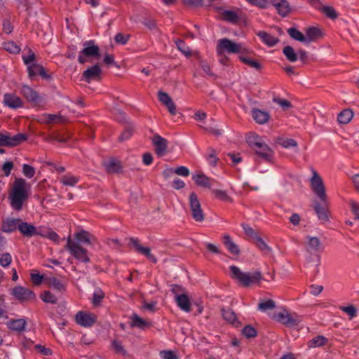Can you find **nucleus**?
Segmentation results:
<instances>
[{
    "instance_id": "nucleus-60",
    "label": "nucleus",
    "mask_w": 359,
    "mask_h": 359,
    "mask_svg": "<svg viewBox=\"0 0 359 359\" xmlns=\"http://www.w3.org/2000/svg\"><path fill=\"white\" fill-rule=\"evenodd\" d=\"M351 210L356 219H359V203L353 200L349 201Z\"/></svg>"
},
{
    "instance_id": "nucleus-48",
    "label": "nucleus",
    "mask_w": 359,
    "mask_h": 359,
    "mask_svg": "<svg viewBox=\"0 0 359 359\" xmlns=\"http://www.w3.org/2000/svg\"><path fill=\"white\" fill-rule=\"evenodd\" d=\"M41 65L37 63H32L27 66L28 74L30 78H32L39 74Z\"/></svg>"
},
{
    "instance_id": "nucleus-3",
    "label": "nucleus",
    "mask_w": 359,
    "mask_h": 359,
    "mask_svg": "<svg viewBox=\"0 0 359 359\" xmlns=\"http://www.w3.org/2000/svg\"><path fill=\"white\" fill-rule=\"evenodd\" d=\"M29 185L23 178H15L9 195L11 205L15 210H21L23 203L29 198L27 189Z\"/></svg>"
},
{
    "instance_id": "nucleus-13",
    "label": "nucleus",
    "mask_w": 359,
    "mask_h": 359,
    "mask_svg": "<svg viewBox=\"0 0 359 359\" xmlns=\"http://www.w3.org/2000/svg\"><path fill=\"white\" fill-rule=\"evenodd\" d=\"M151 141L156 155L163 156L167 153L168 142L166 139L162 137L158 134H155Z\"/></svg>"
},
{
    "instance_id": "nucleus-15",
    "label": "nucleus",
    "mask_w": 359,
    "mask_h": 359,
    "mask_svg": "<svg viewBox=\"0 0 359 359\" xmlns=\"http://www.w3.org/2000/svg\"><path fill=\"white\" fill-rule=\"evenodd\" d=\"M76 322L85 327H91L96 321L95 315L89 313L79 311L75 316Z\"/></svg>"
},
{
    "instance_id": "nucleus-50",
    "label": "nucleus",
    "mask_w": 359,
    "mask_h": 359,
    "mask_svg": "<svg viewBox=\"0 0 359 359\" xmlns=\"http://www.w3.org/2000/svg\"><path fill=\"white\" fill-rule=\"evenodd\" d=\"M12 262V257L8 252L3 253L0 257V265L3 267L8 266Z\"/></svg>"
},
{
    "instance_id": "nucleus-21",
    "label": "nucleus",
    "mask_w": 359,
    "mask_h": 359,
    "mask_svg": "<svg viewBox=\"0 0 359 359\" xmlns=\"http://www.w3.org/2000/svg\"><path fill=\"white\" fill-rule=\"evenodd\" d=\"M251 53H242L238 55V59L243 63L248 65L250 67L253 68L256 70H260L262 68L261 63L250 57L248 56Z\"/></svg>"
},
{
    "instance_id": "nucleus-34",
    "label": "nucleus",
    "mask_w": 359,
    "mask_h": 359,
    "mask_svg": "<svg viewBox=\"0 0 359 359\" xmlns=\"http://www.w3.org/2000/svg\"><path fill=\"white\" fill-rule=\"evenodd\" d=\"M221 15L224 20L230 22H236L238 20L237 13L231 10H223L221 12Z\"/></svg>"
},
{
    "instance_id": "nucleus-19",
    "label": "nucleus",
    "mask_w": 359,
    "mask_h": 359,
    "mask_svg": "<svg viewBox=\"0 0 359 359\" xmlns=\"http://www.w3.org/2000/svg\"><path fill=\"white\" fill-rule=\"evenodd\" d=\"M20 219L8 217L4 219L1 225V231L5 233H11L19 229Z\"/></svg>"
},
{
    "instance_id": "nucleus-32",
    "label": "nucleus",
    "mask_w": 359,
    "mask_h": 359,
    "mask_svg": "<svg viewBox=\"0 0 359 359\" xmlns=\"http://www.w3.org/2000/svg\"><path fill=\"white\" fill-rule=\"evenodd\" d=\"M105 167L108 172L118 173L122 170V165L120 161L111 159L105 163Z\"/></svg>"
},
{
    "instance_id": "nucleus-9",
    "label": "nucleus",
    "mask_w": 359,
    "mask_h": 359,
    "mask_svg": "<svg viewBox=\"0 0 359 359\" xmlns=\"http://www.w3.org/2000/svg\"><path fill=\"white\" fill-rule=\"evenodd\" d=\"M65 249L79 262L86 264L90 262L88 250L70 236L67 238Z\"/></svg>"
},
{
    "instance_id": "nucleus-22",
    "label": "nucleus",
    "mask_w": 359,
    "mask_h": 359,
    "mask_svg": "<svg viewBox=\"0 0 359 359\" xmlns=\"http://www.w3.org/2000/svg\"><path fill=\"white\" fill-rule=\"evenodd\" d=\"M18 230L24 236L27 237H32L36 236L38 233L36 232V228L34 225L26 222H22L21 219Z\"/></svg>"
},
{
    "instance_id": "nucleus-14",
    "label": "nucleus",
    "mask_w": 359,
    "mask_h": 359,
    "mask_svg": "<svg viewBox=\"0 0 359 359\" xmlns=\"http://www.w3.org/2000/svg\"><path fill=\"white\" fill-rule=\"evenodd\" d=\"M130 244L133 245L137 252L144 255L150 262L154 264L157 262L156 257L151 253L149 248L143 247L140 243V241L135 238H130Z\"/></svg>"
},
{
    "instance_id": "nucleus-58",
    "label": "nucleus",
    "mask_w": 359,
    "mask_h": 359,
    "mask_svg": "<svg viewBox=\"0 0 359 359\" xmlns=\"http://www.w3.org/2000/svg\"><path fill=\"white\" fill-rule=\"evenodd\" d=\"M44 276L39 273H31V280L34 285H39L41 284Z\"/></svg>"
},
{
    "instance_id": "nucleus-17",
    "label": "nucleus",
    "mask_w": 359,
    "mask_h": 359,
    "mask_svg": "<svg viewBox=\"0 0 359 359\" xmlns=\"http://www.w3.org/2000/svg\"><path fill=\"white\" fill-rule=\"evenodd\" d=\"M274 318L279 323L286 325H297L299 322V320L297 318H293L291 314L285 309H283L282 311L276 313Z\"/></svg>"
},
{
    "instance_id": "nucleus-35",
    "label": "nucleus",
    "mask_w": 359,
    "mask_h": 359,
    "mask_svg": "<svg viewBox=\"0 0 359 359\" xmlns=\"http://www.w3.org/2000/svg\"><path fill=\"white\" fill-rule=\"evenodd\" d=\"M79 180V177L72 175H65L60 179V182L65 186H75Z\"/></svg>"
},
{
    "instance_id": "nucleus-31",
    "label": "nucleus",
    "mask_w": 359,
    "mask_h": 359,
    "mask_svg": "<svg viewBox=\"0 0 359 359\" xmlns=\"http://www.w3.org/2000/svg\"><path fill=\"white\" fill-rule=\"evenodd\" d=\"M353 113L349 109L342 110L337 116L338 122L340 124H347L353 118Z\"/></svg>"
},
{
    "instance_id": "nucleus-1",
    "label": "nucleus",
    "mask_w": 359,
    "mask_h": 359,
    "mask_svg": "<svg viewBox=\"0 0 359 359\" xmlns=\"http://www.w3.org/2000/svg\"><path fill=\"white\" fill-rule=\"evenodd\" d=\"M311 174L312 176L309 180L311 188L316 197L319 200V202L315 203L314 210L320 219L327 220L329 202L324 182L316 170L311 169Z\"/></svg>"
},
{
    "instance_id": "nucleus-43",
    "label": "nucleus",
    "mask_w": 359,
    "mask_h": 359,
    "mask_svg": "<svg viewBox=\"0 0 359 359\" xmlns=\"http://www.w3.org/2000/svg\"><path fill=\"white\" fill-rule=\"evenodd\" d=\"M208 152L206 161L210 166L215 167L219 160L217 156L216 151L213 149H210Z\"/></svg>"
},
{
    "instance_id": "nucleus-24",
    "label": "nucleus",
    "mask_w": 359,
    "mask_h": 359,
    "mask_svg": "<svg viewBox=\"0 0 359 359\" xmlns=\"http://www.w3.org/2000/svg\"><path fill=\"white\" fill-rule=\"evenodd\" d=\"M257 35L260 38L262 43L269 47L274 46L279 41L277 37L264 31L257 32Z\"/></svg>"
},
{
    "instance_id": "nucleus-52",
    "label": "nucleus",
    "mask_w": 359,
    "mask_h": 359,
    "mask_svg": "<svg viewBox=\"0 0 359 359\" xmlns=\"http://www.w3.org/2000/svg\"><path fill=\"white\" fill-rule=\"evenodd\" d=\"M242 334L245 337H246L248 338H250V337H255L257 334V332H256V330L253 327H252L250 325H247L243 328Z\"/></svg>"
},
{
    "instance_id": "nucleus-16",
    "label": "nucleus",
    "mask_w": 359,
    "mask_h": 359,
    "mask_svg": "<svg viewBox=\"0 0 359 359\" xmlns=\"http://www.w3.org/2000/svg\"><path fill=\"white\" fill-rule=\"evenodd\" d=\"M102 69L98 64L93 65L91 67L85 70L82 76L87 83H90L91 81H98L100 79V74Z\"/></svg>"
},
{
    "instance_id": "nucleus-5",
    "label": "nucleus",
    "mask_w": 359,
    "mask_h": 359,
    "mask_svg": "<svg viewBox=\"0 0 359 359\" xmlns=\"http://www.w3.org/2000/svg\"><path fill=\"white\" fill-rule=\"evenodd\" d=\"M230 276L238 283L244 287H250L258 284L262 279L260 271L244 272L236 266H229Z\"/></svg>"
},
{
    "instance_id": "nucleus-38",
    "label": "nucleus",
    "mask_w": 359,
    "mask_h": 359,
    "mask_svg": "<svg viewBox=\"0 0 359 359\" xmlns=\"http://www.w3.org/2000/svg\"><path fill=\"white\" fill-rule=\"evenodd\" d=\"M289 35L294 40L306 43L305 35L295 28L288 29Z\"/></svg>"
},
{
    "instance_id": "nucleus-23",
    "label": "nucleus",
    "mask_w": 359,
    "mask_h": 359,
    "mask_svg": "<svg viewBox=\"0 0 359 359\" xmlns=\"http://www.w3.org/2000/svg\"><path fill=\"white\" fill-rule=\"evenodd\" d=\"M23 96L27 101L33 103H38L40 101V97L38 93L28 86H23L21 90Z\"/></svg>"
},
{
    "instance_id": "nucleus-25",
    "label": "nucleus",
    "mask_w": 359,
    "mask_h": 359,
    "mask_svg": "<svg viewBox=\"0 0 359 359\" xmlns=\"http://www.w3.org/2000/svg\"><path fill=\"white\" fill-rule=\"evenodd\" d=\"M26 321L23 318L10 320L6 323V325L11 330L21 332L25 330Z\"/></svg>"
},
{
    "instance_id": "nucleus-64",
    "label": "nucleus",
    "mask_w": 359,
    "mask_h": 359,
    "mask_svg": "<svg viewBox=\"0 0 359 359\" xmlns=\"http://www.w3.org/2000/svg\"><path fill=\"white\" fill-rule=\"evenodd\" d=\"M163 359H177V355L172 351H163L161 352Z\"/></svg>"
},
{
    "instance_id": "nucleus-37",
    "label": "nucleus",
    "mask_w": 359,
    "mask_h": 359,
    "mask_svg": "<svg viewBox=\"0 0 359 359\" xmlns=\"http://www.w3.org/2000/svg\"><path fill=\"white\" fill-rule=\"evenodd\" d=\"M40 298L45 303L56 304L57 303V298L55 295L52 294L50 291L46 290L41 294Z\"/></svg>"
},
{
    "instance_id": "nucleus-2",
    "label": "nucleus",
    "mask_w": 359,
    "mask_h": 359,
    "mask_svg": "<svg viewBox=\"0 0 359 359\" xmlns=\"http://www.w3.org/2000/svg\"><path fill=\"white\" fill-rule=\"evenodd\" d=\"M217 55L219 57V61L224 65H229V58L226 55L235 54L238 56L242 53H252L253 50L241 43H238L228 38H222L217 41L215 47Z\"/></svg>"
},
{
    "instance_id": "nucleus-6",
    "label": "nucleus",
    "mask_w": 359,
    "mask_h": 359,
    "mask_svg": "<svg viewBox=\"0 0 359 359\" xmlns=\"http://www.w3.org/2000/svg\"><path fill=\"white\" fill-rule=\"evenodd\" d=\"M247 142L260 158L266 161L271 160L273 151L259 136L255 134L250 135L247 137Z\"/></svg>"
},
{
    "instance_id": "nucleus-28",
    "label": "nucleus",
    "mask_w": 359,
    "mask_h": 359,
    "mask_svg": "<svg viewBox=\"0 0 359 359\" xmlns=\"http://www.w3.org/2000/svg\"><path fill=\"white\" fill-rule=\"evenodd\" d=\"M45 281L49 287H52L57 291L64 292L66 290L65 285L55 277H47L45 278Z\"/></svg>"
},
{
    "instance_id": "nucleus-55",
    "label": "nucleus",
    "mask_w": 359,
    "mask_h": 359,
    "mask_svg": "<svg viewBox=\"0 0 359 359\" xmlns=\"http://www.w3.org/2000/svg\"><path fill=\"white\" fill-rule=\"evenodd\" d=\"M129 38H130L129 35H124L122 33H118L115 36L114 40H115L116 43H119L121 45H125L128 41Z\"/></svg>"
},
{
    "instance_id": "nucleus-30",
    "label": "nucleus",
    "mask_w": 359,
    "mask_h": 359,
    "mask_svg": "<svg viewBox=\"0 0 359 359\" xmlns=\"http://www.w3.org/2000/svg\"><path fill=\"white\" fill-rule=\"evenodd\" d=\"M151 325V324L150 323L146 321L145 320L140 318L138 315L135 313L131 316V327H135L144 330L147 327H150Z\"/></svg>"
},
{
    "instance_id": "nucleus-61",
    "label": "nucleus",
    "mask_w": 359,
    "mask_h": 359,
    "mask_svg": "<svg viewBox=\"0 0 359 359\" xmlns=\"http://www.w3.org/2000/svg\"><path fill=\"white\" fill-rule=\"evenodd\" d=\"M174 173L182 177H187L189 175V170L185 166H180L174 168Z\"/></svg>"
},
{
    "instance_id": "nucleus-27",
    "label": "nucleus",
    "mask_w": 359,
    "mask_h": 359,
    "mask_svg": "<svg viewBox=\"0 0 359 359\" xmlns=\"http://www.w3.org/2000/svg\"><path fill=\"white\" fill-rule=\"evenodd\" d=\"M321 36L322 32L320 29L313 27H309L305 33L306 43H309L319 39Z\"/></svg>"
},
{
    "instance_id": "nucleus-40",
    "label": "nucleus",
    "mask_w": 359,
    "mask_h": 359,
    "mask_svg": "<svg viewBox=\"0 0 359 359\" xmlns=\"http://www.w3.org/2000/svg\"><path fill=\"white\" fill-rule=\"evenodd\" d=\"M89 236H90L89 233L85 230H81L75 233V238L77 240L76 242H78L79 243H83L90 244V241Z\"/></svg>"
},
{
    "instance_id": "nucleus-39",
    "label": "nucleus",
    "mask_w": 359,
    "mask_h": 359,
    "mask_svg": "<svg viewBox=\"0 0 359 359\" xmlns=\"http://www.w3.org/2000/svg\"><path fill=\"white\" fill-rule=\"evenodd\" d=\"M275 308V303L271 299H263L258 304V309L265 312Z\"/></svg>"
},
{
    "instance_id": "nucleus-44",
    "label": "nucleus",
    "mask_w": 359,
    "mask_h": 359,
    "mask_svg": "<svg viewBox=\"0 0 359 359\" xmlns=\"http://www.w3.org/2000/svg\"><path fill=\"white\" fill-rule=\"evenodd\" d=\"M4 48L11 53H18L20 48L13 41H9L4 43Z\"/></svg>"
},
{
    "instance_id": "nucleus-7",
    "label": "nucleus",
    "mask_w": 359,
    "mask_h": 359,
    "mask_svg": "<svg viewBox=\"0 0 359 359\" xmlns=\"http://www.w3.org/2000/svg\"><path fill=\"white\" fill-rule=\"evenodd\" d=\"M252 6L260 8H266L271 4L277 12L282 16H286L290 11V7L287 0H246Z\"/></svg>"
},
{
    "instance_id": "nucleus-11",
    "label": "nucleus",
    "mask_w": 359,
    "mask_h": 359,
    "mask_svg": "<svg viewBox=\"0 0 359 359\" xmlns=\"http://www.w3.org/2000/svg\"><path fill=\"white\" fill-rule=\"evenodd\" d=\"M11 294L20 302L34 300L36 299V294L32 290L20 285L15 287L12 290Z\"/></svg>"
},
{
    "instance_id": "nucleus-51",
    "label": "nucleus",
    "mask_w": 359,
    "mask_h": 359,
    "mask_svg": "<svg viewBox=\"0 0 359 359\" xmlns=\"http://www.w3.org/2000/svg\"><path fill=\"white\" fill-rule=\"evenodd\" d=\"M322 12L325 15L331 19H335L337 17V12L331 6H323L322 8Z\"/></svg>"
},
{
    "instance_id": "nucleus-33",
    "label": "nucleus",
    "mask_w": 359,
    "mask_h": 359,
    "mask_svg": "<svg viewBox=\"0 0 359 359\" xmlns=\"http://www.w3.org/2000/svg\"><path fill=\"white\" fill-rule=\"evenodd\" d=\"M327 339L323 336H317L308 342L310 348L321 347L326 344Z\"/></svg>"
},
{
    "instance_id": "nucleus-46",
    "label": "nucleus",
    "mask_w": 359,
    "mask_h": 359,
    "mask_svg": "<svg viewBox=\"0 0 359 359\" xmlns=\"http://www.w3.org/2000/svg\"><path fill=\"white\" fill-rule=\"evenodd\" d=\"M104 297V293L101 290H96L93 295L92 303L94 306H98Z\"/></svg>"
},
{
    "instance_id": "nucleus-47",
    "label": "nucleus",
    "mask_w": 359,
    "mask_h": 359,
    "mask_svg": "<svg viewBox=\"0 0 359 359\" xmlns=\"http://www.w3.org/2000/svg\"><path fill=\"white\" fill-rule=\"evenodd\" d=\"M175 44L179 50H180L185 55H190L191 51L184 43V41L182 39H177L175 41Z\"/></svg>"
},
{
    "instance_id": "nucleus-56",
    "label": "nucleus",
    "mask_w": 359,
    "mask_h": 359,
    "mask_svg": "<svg viewBox=\"0 0 359 359\" xmlns=\"http://www.w3.org/2000/svg\"><path fill=\"white\" fill-rule=\"evenodd\" d=\"M23 62L27 66L31 65L32 63H34L35 60V54L32 50H29V54L27 55L22 56Z\"/></svg>"
},
{
    "instance_id": "nucleus-18",
    "label": "nucleus",
    "mask_w": 359,
    "mask_h": 359,
    "mask_svg": "<svg viewBox=\"0 0 359 359\" xmlns=\"http://www.w3.org/2000/svg\"><path fill=\"white\" fill-rule=\"evenodd\" d=\"M3 103L5 106L14 109L20 108L23 105L22 100L12 93H5L4 95Z\"/></svg>"
},
{
    "instance_id": "nucleus-62",
    "label": "nucleus",
    "mask_w": 359,
    "mask_h": 359,
    "mask_svg": "<svg viewBox=\"0 0 359 359\" xmlns=\"http://www.w3.org/2000/svg\"><path fill=\"white\" fill-rule=\"evenodd\" d=\"M45 122L46 123H51L53 122H57L61 119V117L56 114H44Z\"/></svg>"
},
{
    "instance_id": "nucleus-10",
    "label": "nucleus",
    "mask_w": 359,
    "mask_h": 359,
    "mask_svg": "<svg viewBox=\"0 0 359 359\" xmlns=\"http://www.w3.org/2000/svg\"><path fill=\"white\" fill-rule=\"evenodd\" d=\"M27 140V135L23 133H18L14 136L0 133V146L6 147H14Z\"/></svg>"
},
{
    "instance_id": "nucleus-26",
    "label": "nucleus",
    "mask_w": 359,
    "mask_h": 359,
    "mask_svg": "<svg viewBox=\"0 0 359 359\" xmlns=\"http://www.w3.org/2000/svg\"><path fill=\"white\" fill-rule=\"evenodd\" d=\"M175 301L180 309L185 312L191 311V302L187 294H181L177 296Z\"/></svg>"
},
{
    "instance_id": "nucleus-12",
    "label": "nucleus",
    "mask_w": 359,
    "mask_h": 359,
    "mask_svg": "<svg viewBox=\"0 0 359 359\" xmlns=\"http://www.w3.org/2000/svg\"><path fill=\"white\" fill-rule=\"evenodd\" d=\"M189 206L193 218L197 222H201L202 210L201 209V203L194 192H191L189 195Z\"/></svg>"
},
{
    "instance_id": "nucleus-57",
    "label": "nucleus",
    "mask_w": 359,
    "mask_h": 359,
    "mask_svg": "<svg viewBox=\"0 0 359 359\" xmlns=\"http://www.w3.org/2000/svg\"><path fill=\"white\" fill-rule=\"evenodd\" d=\"M13 163L12 161H6L3 166L2 170L5 175V176L8 177L10 175L12 169L13 168Z\"/></svg>"
},
{
    "instance_id": "nucleus-59",
    "label": "nucleus",
    "mask_w": 359,
    "mask_h": 359,
    "mask_svg": "<svg viewBox=\"0 0 359 359\" xmlns=\"http://www.w3.org/2000/svg\"><path fill=\"white\" fill-rule=\"evenodd\" d=\"M214 194L215 196L224 201H231L230 197L228 196L225 191L222 190H215Z\"/></svg>"
},
{
    "instance_id": "nucleus-54",
    "label": "nucleus",
    "mask_w": 359,
    "mask_h": 359,
    "mask_svg": "<svg viewBox=\"0 0 359 359\" xmlns=\"http://www.w3.org/2000/svg\"><path fill=\"white\" fill-rule=\"evenodd\" d=\"M34 348L37 352L45 356L51 355L53 353L50 348L40 344L35 345Z\"/></svg>"
},
{
    "instance_id": "nucleus-20",
    "label": "nucleus",
    "mask_w": 359,
    "mask_h": 359,
    "mask_svg": "<svg viewBox=\"0 0 359 359\" xmlns=\"http://www.w3.org/2000/svg\"><path fill=\"white\" fill-rule=\"evenodd\" d=\"M254 121L260 125L266 123L270 118V114L267 111L259 109H253L251 112Z\"/></svg>"
},
{
    "instance_id": "nucleus-4",
    "label": "nucleus",
    "mask_w": 359,
    "mask_h": 359,
    "mask_svg": "<svg viewBox=\"0 0 359 359\" xmlns=\"http://www.w3.org/2000/svg\"><path fill=\"white\" fill-rule=\"evenodd\" d=\"M304 259L307 264L320 263L319 252L324 249L323 244L317 236H306L304 241Z\"/></svg>"
},
{
    "instance_id": "nucleus-29",
    "label": "nucleus",
    "mask_w": 359,
    "mask_h": 359,
    "mask_svg": "<svg viewBox=\"0 0 359 359\" xmlns=\"http://www.w3.org/2000/svg\"><path fill=\"white\" fill-rule=\"evenodd\" d=\"M223 243L230 253L235 255L240 254L238 246L232 241L229 235H224L223 236Z\"/></svg>"
},
{
    "instance_id": "nucleus-41",
    "label": "nucleus",
    "mask_w": 359,
    "mask_h": 359,
    "mask_svg": "<svg viewBox=\"0 0 359 359\" xmlns=\"http://www.w3.org/2000/svg\"><path fill=\"white\" fill-rule=\"evenodd\" d=\"M283 54L285 55V56L287 57V59L291 62H294L295 61H297V53L294 52V49L290 46H287L286 47H285L283 48Z\"/></svg>"
},
{
    "instance_id": "nucleus-8",
    "label": "nucleus",
    "mask_w": 359,
    "mask_h": 359,
    "mask_svg": "<svg viewBox=\"0 0 359 359\" xmlns=\"http://www.w3.org/2000/svg\"><path fill=\"white\" fill-rule=\"evenodd\" d=\"M83 48L79 52L78 62L84 64L88 61V58L100 59L101 57L100 48L95 44V41H86L83 43Z\"/></svg>"
},
{
    "instance_id": "nucleus-36",
    "label": "nucleus",
    "mask_w": 359,
    "mask_h": 359,
    "mask_svg": "<svg viewBox=\"0 0 359 359\" xmlns=\"http://www.w3.org/2000/svg\"><path fill=\"white\" fill-rule=\"evenodd\" d=\"M222 315L223 318L229 323L234 324L236 322V316L230 309H223Z\"/></svg>"
},
{
    "instance_id": "nucleus-45",
    "label": "nucleus",
    "mask_w": 359,
    "mask_h": 359,
    "mask_svg": "<svg viewBox=\"0 0 359 359\" xmlns=\"http://www.w3.org/2000/svg\"><path fill=\"white\" fill-rule=\"evenodd\" d=\"M255 244L264 253H269L271 252V248L266 245L264 240L259 236H255Z\"/></svg>"
},
{
    "instance_id": "nucleus-42",
    "label": "nucleus",
    "mask_w": 359,
    "mask_h": 359,
    "mask_svg": "<svg viewBox=\"0 0 359 359\" xmlns=\"http://www.w3.org/2000/svg\"><path fill=\"white\" fill-rule=\"evenodd\" d=\"M134 131V127L133 125H128L126 127L125 130L118 137V141L122 142L131 137Z\"/></svg>"
},
{
    "instance_id": "nucleus-49",
    "label": "nucleus",
    "mask_w": 359,
    "mask_h": 359,
    "mask_svg": "<svg viewBox=\"0 0 359 359\" xmlns=\"http://www.w3.org/2000/svg\"><path fill=\"white\" fill-rule=\"evenodd\" d=\"M22 173L26 177L32 178L35 175V169L28 164H23Z\"/></svg>"
},
{
    "instance_id": "nucleus-53",
    "label": "nucleus",
    "mask_w": 359,
    "mask_h": 359,
    "mask_svg": "<svg viewBox=\"0 0 359 359\" xmlns=\"http://www.w3.org/2000/svg\"><path fill=\"white\" fill-rule=\"evenodd\" d=\"M340 309L346 313L351 318L355 317L357 313L356 309L353 305H348L347 306H341L340 307Z\"/></svg>"
},
{
    "instance_id": "nucleus-63",
    "label": "nucleus",
    "mask_w": 359,
    "mask_h": 359,
    "mask_svg": "<svg viewBox=\"0 0 359 359\" xmlns=\"http://www.w3.org/2000/svg\"><path fill=\"white\" fill-rule=\"evenodd\" d=\"M158 97L159 101L163 104H168V102L172 100V98L169 96V95L167 93L159 91L158 93Z\"/></svg>"
}]
</instances>
